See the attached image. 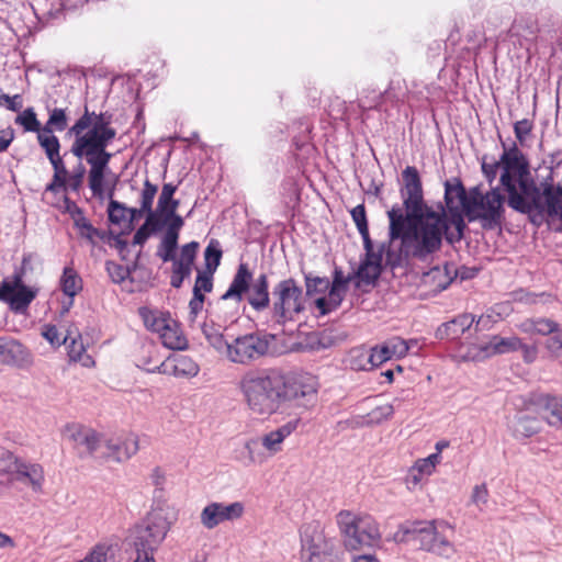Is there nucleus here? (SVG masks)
Here are the masks:
<instances>
[{
	"label": "nucleus",
	"instance_id": "f257e3e1",
	"mask_svg": "<svg viewBox=\"0 0 562 562\" xmlns=\"http://www.w3.org/2000/svg\"><path fill=\"white\" fill-rule=\"evenodd\" d=\"M401 194L406 215L400 207L387 212L389 250L387 259L398 265L407 258L426 259L441 247L445 224L441 215L424 203L423 187L415 167L407 166L403 172Z\"/></svg>",
	"mask_w": 562,
	"mask_h": 562
},
{
	"label": "nucleus",
	"instance_id": "f03ea898",
	"mask_svg": "<svg viewBox=\"0 0 562 562\" xmlns=\"http://www.w3.org/2000/svg\"><path fill=\"white\" fill-rule=\"evenodd\" d=\"M110 124V119L104 114L90 113L86 110L70 128V133L76 135L71 153L78 158H85L90 165L89 188L95 196H102L104 193V177L112 157V154L106 151V146L116 135V131Z\"/></svg>",
	"mask_w": 562,
	"mask_h": 562
},
{
	"label": "nucleus",
	"instance_id": "7ed1b4c3",
	"mask_svg": "<svg viewBox=\"0 0 562 562\" xmlns=\"http://www.w3.org/2000/svg\"><path fill=\"white\" fill-rule=\"evenodd\" d=\"M482 171L490 184L501 171L499 181L513 210L529 213L542 206L539 189L530 177L528 160L516 143L508 148L504 147L499 160L488 164L484 159Z\"/></svg>",
	"mask_w": 562,
	"mask_h": 562
},
{
	"label": "nucleus",
	"instance_id": "20e7f679",
	"mask_svg": "<svg viewBox=\"0 0 562 562\" xmlns=\"http://www.w3.org/2000/svg\"><path fill=\"white\" fill-rule=\"evenodd\" d=\"M238 390L252 415L269 417L284 406V381L277 373L249 370L241 375Z\"/></svg>",
	"mask_w": 562,
	"mask_h": 562
},
{
	"label": "nucleus",
	"instance_id": "39448f33",
	"mask_svg": "<svg viewBox=\"0 0 562 562\" xmlns=\"http://www.w3.org/2000/svg\"><path fill=\"white\" fill-rule=\"evenodd\" d=\"M448 533H453V527L445 520L414 521L400 526L393 539L404 542L408 536H413L419 541L422 550L449 560L457 549Z\"/></svg>",
	"mask_w": 562,
	"mask_h": 562
},
{
	"label": "nucleus",
	"instance_id": "423d86ee",
	"mask_svg": "<svg viewBox=\"0 0 562 562\" xmlns=\"http://www.w3.org/2000/svg\"><path fill=\"white\" fill-rule=\"evenodd\" d=\"M177 519V508L167 499L156 497L150 510L136 529L135 548L157 550Z\"/></svg>",
	"mask_w": 562,
	"mask_h": 562
},
{
	"label": "nucleus",
	"instance_id": "0eeeda50",
	"mask_svg": "<svg viewBox=\"0 0 562 562\" xmlns=\"http://www.w3.org/2000/svg\"><path fill=\"white\" fill-rule=\"evenodd\" d=\"M336 524L342 544L349 551L376 547L381 540L379 524L368 514L340 510Z\"/></svg>",
	"mask_w": 562,
	"mask_h": 562
},
{
	"label": "nucleus",
	"instance_id": "6e6552de",
	"mask_svg": "<svg viewBox=\"0 0 562 562\" xmlns=\"http://www.w3.org/2000/svg\"><path fill=\"white\" fill-rule=\"evenodd\" d=\"M306 296L292 279L280 281L272 290V318L277 324L295 322L304 313Z\"/></svg>",
	"mask_w": 562,
	"mask_h": 562
},
{
	"label": "nucleus",
	"instance_id": "1a4fd4ad",
	"mask_svg": "<svg viewBox=\"0 0 562 562\" xmlns=\"http://www.w3.org/2000/svg\"><path fill=\"white\" fill-rule=\"evenodd\" d=\"M445 201L450 213L449 217L445 212L438 213L445 224L443 235L452 244L459 241L463 236L465 227L463 214L468 215L470 195H467L464 188L459 182L451 183L447 181L445 184Z\"/></svg>",
	"mask_w": 562,
	"mask_h": 562
},
{
	"label": "nucleus",
	"instance_id": "9d476101",
	"mask_svg": "<svg viewBox=\"0 0 562 562\" xmlns=\"http://www.w3.org/2000/svg\"><path fill=\"white\" fill-rule=\"evenodd\" d=\"M277 336L267 331L240 335L231 341L226 360L236 364H249L276 350Z\"/></svg>",
	"mask_w": 562,
	"mask_h": 562
},
{
	"label": "nucleus",
	"instance_id": "9b49d317",
	"mask_svg": "<svg viewBox=\"0 0 562 562\" xmlns=\"http://www.w3.org/2000/svg\"><path fill=\"white\" fill-rule=\"evenodd\" d=\"M504 211V196L498 188H493L485 194L479 189L470 193L468 217L470 221H479L483 228L494 229L501 226Z\"/></svg>",
	"mask_w": 562,
	"mask_h": 562
},
{
	"label": "nucleus",
	"instance_id": "f8f14e48",
	"mask_svg": "<svg viewBox=\"0 0 562 562\" xmlns=\"http://www.w3.org/2000/svg\"><path fill=\"white\" fill-rule=\"evenodd\" d=\"M302 562H337L335 539L325 533L319 522L304 524L300 529Z\"/></svg>",
	"mask_w": 562,
	"mask_h": 562
},
{
	"label": "nucleus",
	"instance_id": "ddd939ff",
	"mask_svg": "<svg viewBox=\"0 0 562 562\" xmlns=\"http://www.w3.org/2000/svg\"><path fill=\"white\" fill-rule=\"evenodd\" d=\"M297 422L291 420L280 427L251 438L245 442L248 464L261 465L283 450L284 440L296 429Z\"/></svg>",
	"mask_w": 562,
	"mask_h": 562
},
{
	"label": "nucleus",
	"instance_id": "4468645a",
	"mask_svg": "<svg viewBox=\"0 0 562 562\" xmlns=\"http://www.w3.org/2000/svg\"><path fill=\"white\" fill-rule=\"evenodd\" d=\"M37 292L36 288L23 283L21 272L4 278L0 283V301L5 302L15 314H24Z\"/></svg>",
	"mask_w": 562,
	"mask_h": 562
},
{
	"label": "nucleus",
	"instance_id": "2eb2a0df",
	"mask_svg": "<svg viewBox=\"0 0 562 562\" xmlns=\"http://www.w3.org/2000/svg\"><path fill=\"white\" fill-rule=\"evenodd\" d=\"M318 389L317 376L307 372L299 373L284 382V404L294 402L297 406L312 407L317 402Z\"/></svg>",
	"mask_w": 562,
	"mask_h": 562
},
{
	"label": "nucleus",
	"instance_id": "dca6fc26",
	"mask_svg": "<svg viewBox=\"0 0 562 562\" xmlns=\"http://www.w3.org/2000/svg\"><path fill=\"white\" fill-rule=\"evenodd\" d=\"M245 513V503L240 501L210 502L202 508L199 519L205 529L213 530L222 524L240 520Z\"/></svg>",
	"mask_w": 562,
	"mask_h": 562
},
{
	"label": "nucleus",
	"instance_id": "f3484780",
	"mask_svg": "<svg viewBox=\"0 0 562 562\" xmlns=\"http://www.w3.org/2000/svg\"><path fill=\"white\" fill-rule=\"evenodd\" d=\"M366 250V258L361 262L357 277H358V285L364 283V284H372L375 282V280L380 277L382 271V261L385 257L386 263L391 267H397L396 265H393L387 259V250H389V244L382 243L380 245H374V243H370L368 247H363ZM411 258H407L403 262L398 263V266H402L406 262H408Z\"/></svg>",
	"mask_w": 562,
	"mask_h": 562
},
{
	"label": "nucleus",
	"instance_id": "a211bd4d",
	"mask_svg": "<svg viewBox=\"0 0 562 562\" xmlns=\"http://www.w3.org/2000/svg\"><path fill=\"white\" fill-rule=\"evenodd\" d=\"M139 450V438L130 432L121 436H103L100 456L110 461L124 462Z\"/></svg>",
	"mask_w": 562,
	"mask_h": 562
},
{
	"label": "nucleus",
	"instance_id": "6ab92c4d",
	"mask_svg": "<svg viewBox=\"0 0 562 562\" xmlns=\"http://www.w3.org/2000/svg\"><path fill=\"white\" fill-rule=\"evenodd\" d=\"M33 363L32 352L16 339L0 337V364L26 368Z\"/></svg>",
	"mask_w": 562,
	"mask_h": 562
},
{
	"label": "nucleus",
	"instance_id": "aec40b11",
	"mask_svg": "<svg viewBox=\"0 0 562 562\" xmlns=\"http://www.w3.org/2000/svg\"><path fill=\"white\" fill-rule=\"evenodd\" d=\"M64 436L77 447L83 448L88 453L99 458L103 436L95 430L79 424L67 425Z\"/></svg>",
	"mask_w": 562,
	"mask_h": 562
},
{
	"label": "nucleus",
	"instance_id": "412c9836",
	"mask_svg": "<svg viewBox=\"0 0 562 562\" xmlns=\"http://www.w3.org/2000/svg\"><path fill=\"white\" fill-rule=\"evenodd\" d=\"M176 191L177 186L172 183H165L158 196L155 212L149 213V216L154 215V220L160 222L164 226H166L169 222H176L177 217H181L177 214L179 201L173 199Z\"/></svg>",
	"mask_w": 562,
	"mask_h": 562
},
{
	"label": "nucleus",
	"instance_id": "4be33fe9",
	"mask_svg": "<svg viewBox=\"0 0 562 562\" xmlns=\"http://www.w3.org/2000/svg\"><path fill=\"white\" fill-rule=\"evenodd\" d=\"M143 367L150 373L157 372L176 376H194L199 372L198 364L187 356L169 357L161 361L159 366L153 368L148 367L147 363H144Z\"/></svg>",
	"mask_w": 562,
	"mask_h": 562
},
{
	"label": "nucleus",
	"instance_id": "5701e85b",
	"mask_svg": "<svg viewBox=\"0 0 562 562\" xmlns=\"http://www.w3.org/2000/svg\"><path fill=\"white\" fill-rule=\"evenodd\" d=\"M346 281L336 274L328 295L315 300L316 308L321 315H326L340 305L346 293Z\"/></svg>",
	"mask_w": 562,
	"mask_h": 562
},
{
	"label": "nucleus",
	"instance_id": "b1692460",
	"mask_svg": "<svg viewBox=\"0 0 562 562\" xmlns=\"http://www.w3.org/2000/svg\"><path fill=\"white\" fill-rule=\"evenodd\" d=\"M12 481H19L31 486L34 492H41L44 483L43 468L37 463L21 460Z\"/></svg>",
	"mask_w": 562,
	"mask_h": 562
},
{
	"label": "nucleus",
	"instance_id": "393cba45",
	"mask_svg": "<svg viewBox=\"0 0 562 562\" xmlns=\"http://www.w3.org/2000/svg\"><path fill=\"white\" fill-rule=\"evenodd\" d=\"M246 294L248 303L256 311H261L268 307L270 299L267 276L265 273H261L255 280H252L249 284Z\"/></svg>",
	"mask_w": 562,
	"mask_h": 562
},
{
	"label": "nucleus",
	"instance_id": "a878e982",
	"mask_svg": "<svg viewBox=\"0 0 562 562\" xmlns=\"http://www.w3.org/2000/svg\"><path fill=\"white\" fill-rule=\"evenodd\" d=\"M541 199V207L533 209L529 213L537 211L546 212L549 216H558L562 214V186H547L542 192L539 191Z\"/></svg>",
	"mask_w": 562,
	"mask_h": 562
},
{
	"label": "nucleus",
	"instance_id": "bb28decb",
	"mask_svg": "<svg viewBox=\"0 0 562 562\" xmlns=\"http://www.w3.org/2000/svg\"><path fill=\"white\" fill-rule=\"evenodd\" d=\"M167 231L162 237L159 256L164 261L175 260V251L178 245L179 231L183 226L182 217H177L176 222H169Z\"/></svg>",
	"mask_w": 562,
	"mask_h": 562
},
{
	"label": "nucleus",
	"instance_id": "cd10ccee",
	"mask_svg": "<svg viewBox=\"0 0 562 562\" xmlns=\"http://www.w3.org/2000/svg\"><path fill=\"white\" fill-rule=\"evenodd\" d=\"M492 357L490 340L480 342H462L457 351L456 358L460 361H484Z\"/></svg>",
	"mask_w": 562,
	"mask_h": 562
},
{
	"label": "nucleus",
	"instance_id": "c85d7f7f",
	"mask_svg": "<svg viewBox=\"0 0 562 562\" xmlns=\"http://www.w3.org/2000/svg\"><path fill=\"white\" fill-rule=\"evenodd\" d=\"M251 281L252 276L247 265L240 263L228 290L223 294L222 299H235L237 302H240Z\"/></svg>",
	"mask_w": 562,
	"mask_h": 562
},
{
	"label": "nucleus",
	"instance_id": "c756f323",
	"mask_svg": "<svg viewBox=\"0 0 562 562\" xmlns=\"http://www.w3.org/2000/svg\"><path fill=\"white\" fill-rule=\"evenodd\" d=\"M539 407L542 417L553 427L562 428V398L559 396L543 395L539 398Z\"/></svg>",
	"mask_w": 562,
	"mask_h": 562
},
{
	"label": "nucleus",
	"instance_id": "7c9ffc66",
	"mask_svg": "<svg viewBox=\"0 0 562 562\" xmlns=\"http://www.w3.org/2000/svg\"><path fill=\"white\" fill-rule=\"evenodd\" d=\"M474 322V316L470 314H463L451 322L442 324L436 333L438 338H450L457 339L468 330Z\"/></svg>",
	"mask_w": 562,
	"mask_h": 562
},
{
	"label": "nucleus",
	"instance_id": "2f4dec72",
	"mask_svg": "<svg viewBox=\"0 0 562 562\" xmlns=\"http://www.w3.org/2000/svg\"><path fill=\"white\" fill-rule=\"evenodd\" d=\"M159 339L166 348L171 350H184L188 347V340L180 325L173 318L169 321L168 326L160 333Z\"/></svg>",
	"mask_w": 562,
	"mask_h": 562
},
{
	"label": "nucleus",
	"instance_id": "473e14b6",
	"mask_svg": "<svg viewBox=\"0 0 562 562\" xmlns=\"http://www.w3.org/2000/svg\"><path fill=\"white\" fill-rule=\"evenodd\" d=\"M139 315L147 329L160 336V333L168 326L171 315L158 310L147 307L139 308Z\"/></svg>",
	"mask_w": 562,
	"mask_h": 562
},
{
	"label": "nucleus",
	"instance_id": "72a5a7b5",
	"mask_svg": "<svg viewBox=\"0 0 562 562\" xmlns=\"http://www.w3.org/2000/svg\"><path fill=\"white\" fill-rule=\"evenodd\" d=\"M510 429L516 438H528L540 430V423L535 417L519 414L510 422Z\"/></svg>",
	"mask_w": 562,
	"mask_h": 562
},
{
	"label": "nucleus",
	"instance_id": "f704fd0d",
	"mask_svg": "<svg viewBox=\"0 0 562 562\" xmlns=\"http://www.w3.org/2000/svg\"><path fill=\"white\" fill-rule=\"evenodd\" d=\"M558 323L549 318H528L517 325V328L529 335H549L558 330Z\"/></svg>",
	"mask_w": 562,
	"mask_h": 562
},
{
	"label": "nucleus",
	"instance_id": "c9c22d12",
	"mask_svg": "<svg viewBox=\"0 0 562 562\" xmlns=\"http://www.w3.org/2000/svg\"><path fill=\"white\" fill-rule=\"evenodd\" d=\"M488 340L492 357L496 355L515 352L519 350V347H521V339L515 335L508 337L494 335L491 336Z\"/></svg>",
	"mask_w": 562,
	"mask_h": 562
},
{
	"label": "nucleus",
	"instance_id": "e433bc0d",
	"mask_svg": "<svg viewBox=\"0 0 562 562\" xmlns=\"http://www.w3.org/2000/svg\"><path fill=\"white\" fill-rule=\"evenodd\" d=\"M68 349L70 360L80 362L83 367H92L94 361L90 355L86 352L85 345L79 334L72 335L70 331V339L65 344Z\"/></svg>",
	"mask_w": 562,
	"mask_h": 562
},
{
	"label": "nucleus",
	"instance_id": "4c0bfd02",
	"mask_svg": "<svg viewBox=\"0 0 562 562\" xmlns=\"http://www.w3.org/2000/svg\"><path fill=\"white\" fill-rule=\"evenodd\" d=\"M157 191V186L153 184L148 179H146L140 191L139 209H134L132 212L134 214H138V216H142L143 214L149 216L150 212H155V210H153V203Z\"/></svg>",
	"mask_w": 562,
	"mask_h": 562
},
{
	"label": "nucleus",
	"instance_id": "58836bf2",
	"mask_svg": "<svg viewBox=\"0 0 562 562\" xmlns=\"http://www.w3.org/2000/svg\"><path fill=\"white\" fill-rule=\"evenodd\" d=\"M60 288L68 297H75L81 291L82 281L74 268L66 267L64 269Z\"/></svg>",
	"mask_w": 562,
	"mask_h": 562
},
{
	"label": "nucleus",
	"instance_id": "ea45409f",
	"mask_svg": "<svg viewBox=\"0 0 562 562\" xmlns=\"http://www.w3.org/2000/svg\"><path fill=\"white\" fill-rule=\"evenodd\" d=\"M198 247L199 244L196 241H191L184 245L181 249L180 257L177 260H173V267L183 273H191Z\"/></svg>",
	"mask_w": 562,
	"mask_h": 562
},
{
	"label": "nucleus",
	"instance_id": "a19ab883",
	"mask_svg": "<svg viewBox=\"0 0 562 562\" xmlns=\"http://www.w3.org/2000/svg\"><path fill=\"white\" fill-rule=\"evenodd\" d=\"M68 211L71 213L75 226L78 228L80 235L88 239H93L97 235V232L90 222L83 216L82 212L77 207V205L71 203L68 205Z\"/></svg>",
	"mask_w": 562,
	"mask_h": 562
},
{
	"label": "nucleus",
	"instance_id": "79ce46f5",
	"mask_svg": "<svg viewBox=\"0 0 562 562\" xmlns=\"http://www.w3.org/2000/svg\"><path fill=\"white\" fill-rule=\"evenodd\" d=\"M40 146L44 149L48 160L59 157L60 144L59 139L53 134L45 131L37 135Z\"/></svg>",
	"mask_w": 562,
	"mask_h": 562
},
{
	"label": "nucleus",
	"instance_id": "37998d69",
	"mask_svg": "<svg viewBox=\"0 0 562 562\" xmlns=\"http://www.w3.org/2000/svg\"><path fill=\"white\" fill-rule=\"evenodd\" d=\"M15 124L21 125L25 132H34L37 135L43 131L41 122L36 117L33 108H27L21 112L14 120Z\"/></svg>",
	"mask_w": 562,
	"mask_h": 562
},
{
	"label": "nucleus",
	"instance_id": "c03bdc74",
	"mask_svg": "<svg viewBox=\"0 0 562 562\" xmlns=\"http://www.w3.org/2000/svg\"><path fill=\"white\" fill-rule=\"evenodd\" d=\"M351 217L358 228L359 234L363 240V247H368L370 243H373L369 235L368 222L366 216V209L363 205H357L351 210Z\"/></svg>",
	"mask_w": 562,
	"mask_h": 562
},
{
	"label": "nucleus",
	"instance_id": "a18cd8bd",
	"mask_svg": "<svg viewBox=\"0 0 562 562\" xmlns=\"http://www.w3.org/2000/svg\"><path fill=\"white\" fill-rule=\"evenodd\" d=\"M41 335L54 348L67 344L70 339V330H68L66 335H63L58 331L57 327L52 324L43 325L41 329Z\"/></svg>",
	"mask_w": 562,
	"mask_h": 562
},
{
	"label": "nucleus",
	"instance_id": "49530a36",
	"mask_svg": "<svg viewBox=\"0 0 562 562\" xmlns=\"http://www.w3.org/2000/svg\"><path fill=\"white\" fill-rule=\"evenodd\" d=\"M165 226L161 225L160 222L154 220L153 216H146L145 223L137 229V232L134 235V244L143 245L147 238L164 228Z\"/></svg>",
	"mask_w": 562,
	"mask_h": 562
},
{
	"label": "nucleus",
	"instance_id": "de8ad7c7",
	"mask_svg": "<svg viewBox=\"0 0 562 562\" xmlns=\"http://www.w3.org/2000/svg\"><path fill=\"white\" fill-rule=\"evenodd\" d=\"M389 350L392 358H402L407 355L408 350L413 345H416V340L406 341L400 337H393L383 342Z\"/></svg>",
	"mask_w": 562,
	"mask_h": 562
},
{
	"label": "nucleus",
	"instance_id": "09e8293b",
	"mask_svg": "<svg viewBox=\"0 0 562 562\" xmlns=\"http://www.w3.org/2000/svg\"><path fill=\"white\" fill-rule=\"evenodd\" d=\"M67 127V115L64 109L55 108L49 111V117L43 126V131L53 133L54 131L61 132Z\"/></svg>",
	"mask_w": 562,
	"mask_h": 562
},
{
	"label": "nucleus",
	"instance_id": "8fccbe9b",
	"mask_svg": "<svg viewBox=\"0 0 562 562\" xmlns=\"http://www.w3.org/2000/svg\"><path fill=\"white\" fill-rule=\"evenodd\" d=\"M533 124L530 120L524 119L514 124L515 137L521 147H528L531 140Z\"/></svg>",
	"mask_w": 562,
	"mask_h": 562
},
{
	"label": "nucleus",
	"instance_id": "3c124183",
	"mask_svg": "<svg viewBox=\"0 0 562 562\" xmlns=\"http://www.w3.org/2000/svg\"><path fill=\"white\" fill-rule=\"evenodd\" d=\"M441 462L439 453H431L427 458L418 459L413 464L414 471L429 476L435 472L436 467Z\"/></svg>",
	"mask_w": 562,
	"mask_h": 562
},
{
	"label": "nucleus",
	"instance_id": "603ef678",
	"mask_svg": "<svg viewBox=\"0 0 562 562\" xmlns=\"http://www.w3.org/2000/svg\"><path fill=\"white\" fill-rule=\"evenodd\" d=\"M20 462L10 451L0 449V475H9L12 480Z\"/></svg>",
	"mask_w": 562,
	"mask_h": 562
},
{
	"label": "nucleus",
	"instance_id": "864d4df0",
	"mask_svg": "<svg viewBox=\"0 0 562 562\" xmlns=\"http://www.w3.org/2000/svg\"><path fill=\"white\" fill-rule=\"evenodd\" d=\"M132 210L133 209H130V210L126 209L125 206H123L122 204H120L116 201H111L109 204V210H108L109 218L114 224H121L126 220L127 214H131V216L133 218L139 217L138 214H134L132 212Z\"/></svg>",
	"mask_w": 562,
	"mask_h": 562
},
{
	"label": "nucleus",
	"instance_id": "5fc2aeb1",
	"mask_svg": "<svg viewBox=\"0 0 562 562\" xmlns=\"http://www.w3.org/2000/svg\"><path fill=\"white\" fill-rule=\"evenodd\" d=\"M362 356L367 362H371L372 368L379 367L385 361L392 359L384 344L372 348L369 353H362Z\"/></svg>",
	"mask_w": 562,
	"mask_h": 562
},
{
	"label": "nucleus",
	"instance_id": "6e6d98bb",
	"mask_svg": "<svg viewBox=\"0 0 562 562\" xmlns=\"http://www.w3.org/2000/svg\"><path fill=\"white\" fill-rule=\"evenodd\" d=\"M221 257H222L221 249L214 247L212 244H210L205 248V251H204L205 268L210 274H213V272L218 267Z\"/></svg>",
	"mask_w": 562,
	"mask_h": 562
},
{
	"label": "nucleus",
	"instance_id": "4d7b16f0",
	"mask_svg": "<svg viewBox=\"0 0 562 562\" xmlns=\"http://www.w3.org/2000/svg\"><path fill=\"white\" fill-rule=\"evenodd\" d=\"M209 345L223 358H227L231 342L224 338L223 331L206 339Z\"/></svg>",
	"mask_w": 562,
	"mask_h": 562
},
{
	"label": "nucleus",
	"instance_id": "13d9d810",
	"mask_svg": "<svg viewBox=\"0 0 562 562\" xmlns=\"http://www.w3.org/2000/svg\"><path fill=\"white\" fill-rule=\"evenodd\" d=\"M362 353H369L368 350L363 349H355L350 352L349 356V364L353 370H371L372 364L371 362H367L362 356Z\"/></svg>",
	"mask_w": 562,
	"mask_h": 562
},
{
	"label": "nucleus",
	"instance_id": "bf43d9fd",
	"mask_svg": "<svg viewBox=\"0 0 562 562\" xmlns=\"http://www.w3.org/2000/svg\"><path fill=\"white\" fill-rule=\"evenodd\" d=\"M212 290V274L206 272H199L195 284L193 288V295L204 296L202 291L210 292Z\"/></svg>",
	"mask_w": 562,
	"mask_h": 562
},
{
	"label": "nucleus",
	"instance_id": "052dcab7",
	"mask_svg": "<svg viewBox=\"0 0 562 562\" xmlns=\"http://www.w3.org/2000/svg\"><path fill=\"white\" fill-rule=\"evenodd\" d=\"M488 491L484 484L475 485L472 491L471 501L480 510L487 504Z\"/></svg>",
	"mask_w": 562,
	"mask_h": 562
},
{
	"label": "nucleus",
	"instance_id": "680f3d73",
	"mask_svg": "<svg viewBox=\"0 0 562 562\" xmlns=\"http://www.w3.org/2000/svg\"><path fill=\"white\" fill-rule=\"evenodd\" d=\"M0 106H4L10 111L19 112L22 106V97L20 94L9 95V94H0Z\"/></svg>",
	"mask_w": 562,
	"mask_h": 562
},
{
	"label": "nucleus",
	"instance_id": "e2e57ef3",
	"mask_svg": "<svg viewBox=\"0 0 562 562\" xmlns=\"http://www.w3.org/2000/svg\"><path fill=\"white\" fill-rule=\"evenodd\" d=\"M436 279H438L436 286L439 289H446L450 282V278L439 267L432 268L425 274V282Z\"/></svg>",
	"mask_w": 562,
	"mask_h": 562
},
{
	"label": "nucleus",
	"instance_id": "0e129e2a",
	"mask_svg": "<svg viewBox=\"0 0 562 562\" xmlns=\"http://www.w3.org/2000/svg\"><path fill=\"white\" fill-rule=\"evenodd\" d=\"M85 167L79 165L76 171L71 175H67V187L72 191H78L82 184L85 177Z\"/></svg>",
	"mask_w": 562,
	"mask_h": 562
},
{
	"label": "nucleus",
	"instance_id": "69168bd1",
	"mask_svg": "<svg viewBox=\"0 0 562 562\" xmlns=\"http://www.w3.org/2000/svg\"><path fill=\"white\" fill-rule=\"evenodd\" d=\"M106 270H108L111 279L113 280V282H115V283H120V282L124 281L128 276V271L126 268H124L117 263H114V262H108Z\"/></svg>",
	"mask_w": 562,
	"mask_h": 562
},
{
	"label": "nucleus",
	"instance_id": "338daca9",
	"mask_svg": "<svg viewBox=\"0 0 562 562\" xmlns=\"http://www.w3.org/2000/svg\"><path fill=\"white\" fill-rule=\"evenodd\" d=\"M394 413V406L393 404H384L381 406L375 407L371 413V419L375 420L378 423L390 418Z\"/></svg>",
	"mask_w": 562,
	"mask_h": 562
},
{
	"label": "nucleus",
	"instance_id": "774afa93",
	"mask_svg": "<svg viewBox=\"0 0 562 562\" xmlns=\"http://www.w3.org/2000/svg\"><path fill=\"white\" fill-rule=\"evenodd\" d=\"M204 304V296L193 295L189 302V322L194 323L198 315L202 312Z\"/></svg>",
	"mask_w": 562,
	"mask_h": 562
}]
</instances>
